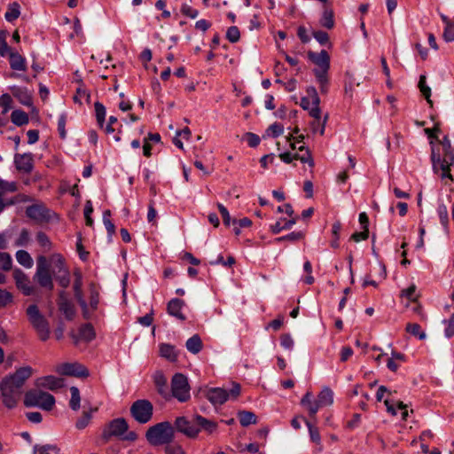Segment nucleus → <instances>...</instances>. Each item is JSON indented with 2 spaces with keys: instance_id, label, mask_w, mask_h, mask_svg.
<instances>
[{
  "instance_id": "f257e3e1",
  "label": "nucleus",
  "mask_w": 454,
  "mask_h": 454,
  "mask_svg": "<svg viewBox=\"0 0 454 454\" xmlns=\"http://www.w3.org/2000/svg\"><path fill=\"white\" fill-rule=\"evenodd\" d=\"M31 375L32 368L24 366L2 380L0 391L3 403L6 408L13 409L17 406L22 394V387Z\"/></svg>"
},
{
  "instance_id": "f03ea898",
  "label": "nucleus",
  "mask_w": 454,
  "mask_h": 454,
  "mask_svg": "<svg viewBox=\"0 0 454 454\" xmlns=\"http://www.w3.org/2000/svg\"><path fill=\"white\" fill-rule=\"evenodd\" d=\"M309 59L317 66L313 70L317 82L319 84L321 93H326L328 90V70L330 68V57L326 51L323 50L319 53L309 52Z\"/></svg>"
},
{
  "instance_id": "7ed1b4c3",
  "label": "nucleus",
  "mask_w": 454,
  "mask_h": 454,
  "mask_svg": "<svg viewBox=\"0 0 454 454\" xmlns=\"http://www.w3.org/2000/svg\"><path fill=\"white\" fill-rule=\"evenodd\" d=\"M240 393V385L232 382L230 389L223 387H207L204 391V395L213 406H217L223 405L229 400H237Z\"/></svg>"
},
{
  "instance_id": "20e7f679",
  "label": "nucleus",
  "mask_w": 454,
  "mask_h": 454,
  "mask_svg": "<svg viewBox=\"0 0 454 454\" xmlns=\"http://www.w3.org/2000/svg\"><path fill=\"white\" fill-rule=\"evenodd\" d=\"M175 437V428L168 421L158 423L146 432V439L153 446L170 443Z\"/></svg>"
},
{
  "instance_id": "39448f33",
  "label": "nucleus",
  "mask_w": 454,
  "mask_h": 454,
  "mask_svg": "<svg viewBox=\"0 0 454 454\" xmlns=\"http://www.w3.org/2000/svg\"><path fill=\"white\" fill-rule=\"evenodd\" d=\"M26 314L29 324L36 332L39 339L43 341L47 340L51 334L50 324L38 306L35 304L29 305L26 309Z\"/></svg>"
},
{
  "instance_id": "423d86ee",
  "label": "nucleus",
  "mask_w": 454,
  "mask_h": 454,
  "mask_svg": "<svg viewBox=\"0 0 454 454\" xmlns=\"http://www.w3.org/2000/svg\"><path fill=\"white\" fill-rule=\"evenodd\" d=\"M24 405L26 407H38L44 411H51L55 405V398L47 392L32 389L25 394Z\"/></svg>"
},
{
  "instance_id": "0eeeda50",
  "label": "nucleus",
  "mask_w": 454,
  "mask_h": 454,
  "mask_svg": "<svg viewBox=\"0 0 454 454\" xmlns=\"http://www.w3.org/2000/svg\"><path fill=\"white\" fill-rule=\"evenodd\" d=\"M431 159L434 172L437 174L441 171L442 180L448 178L450 181H453L450 173V167L454 165V152L452 150L443 152L442 159L440 154H436L433 150Z\"/></svg>"
},
{
  "instance_id": "6e6552de",
  "label": "nucleus",
  "mask_w": 454,
  "mask_h": 454,
  "mask_svg": "<svg viewBox=\"0 0 454 454\" xmlns=\"http://www.w3.org/2000/svg\"><path fill=\"white\" fill-rule=\"evenodd\" d=\"M34 279L43 288L51 291L54 287L52 276L50 271V264L44 255H39L36 258V271L34 275Z\"/></svg>"
},
{
  "instance_id": "1a4fd4ad",
  "label": "nucleus",
  "mask_w": 454,
  "mask_h": 454,
  "mask_svg": "<svg viewBox=\"0 0 454 454\" xmlns=\"http://www.w3.org/2000/svg\"><path fill=\"white\" fill-rule=\"evenodd\" d=\"M171 395L180 403H186L191 399V387L188 378L183 373H176L172 377Z\"/></svg>"
},
{
  "instance_id": "9d476101",
  "label": "nucleus",
  "mask_w": 454,
  "mask_h": 454,
  "mask_svg": "<svg viewBox=\"0 0 454 454\" xmlns=\"http://www.w3.org/2000/svg\"><path fill=\"white\" fill-rule=\"evenodd\" d=\"M153 406L152 403L145 399H140L134 402L130 407V413L136 421L145 424L153 417Z\"/></svg>"
},
{
  "instance_id": "9b49d317",
  "label": "nucleus",
  "mask_w": 454,
  "mask_h": 454,
  "mask_svg": "<svg viewBox=\"0 0 454 454\" xmlns=\"http://www.w3.org/2000/svg\"><path fill=\"white\" fill-rule=\"evenodd\" d=\"M15 182H8L0 178V213L8 206H12L20 201L17 198H9L6 195L17 191Z\"/></svg>"
},
{
  "instance_id": "f8f14e48",
  "label": "nucleus",
  "mask_w": 454,
  "mask_h": 454,
  "mask_svg": "<svg viewBox=\"0 0 454 454\" xmlns=\"http://www.w3.org/2000/svg\"><path fill=\"white\" fill-rule=\"evenodd\" d=\"M74 297L81 307L82 317L86 320L90 319V312L89 309L88 302L85 301L82 294V277L79 271L74 272Z\"/></svg>"
},
{
  "instance_id": "ddd939ff",
  "label": "nucleus",
  "mask_w": 454,
  "mask_h": 454,
  "mask_svg": "<svg viewBox=\"0 0 454 454\" xmlns=\"http://www.w3.org/2000/svg\"><path fill=\"white\" fill-rule=\"evenodd\" d=\"M174 428L190 438L197 437L200 432V428L196 424L194 419L191 421L184 416L176 419Z\"/></svg>"
},
{
  "instance_id": "4468645a",
  "label": "nucleus",
  "mask_w": 454,
  "mask_h": 454,
  "mask_svg": "<svg viewBox=\"0 0 454 454\" xmlns=\"http://www.w3.org/2000/svg\"><path fill=\"white\" fill-rule=\"evenodd\" d=\"M56 372L61 375L74 376L78 378H86L89 376V371L85 366L78 363H66L59 364Z\"/></svg>"
},
{
  "instance_id": "2eb2a0df",
  "label": "nucleus",
  "mask_w": 454,
  "mask_h": 454,
  "mask_svg": "<svg viewBox=\"0 0 454 454\" xmlns=\"http://www.w3.org/2000/svg\"><path fill=\"white\" fill-rule=\"evenodd\" d=\"M128 423L122 418L113 419L105 427L103 431V438L106 440L113 436H121L128 430Z\"/></svg>"
},
{
  "instance_id": "dca6fc26",
  "label": "nucleus",
  "mask_w": 454,
  "mask_h": 454,
  "mask_svg": "<svg viewBox=\"0 0 454 454\" xmlns=\"http://www.w3.org/2000/svg\"><path fill=\"white\" fill-rule=\"evenodd\" d=\"M16 286L24 295L29 296L35 293V287L30 283L28 277L19 268L13 270Z\"/></svg>"
},
{
  "instance_id": "f3484780",
  "label": "nucleus",
  "mask_w": 454,
  "mask_h": 454,
  "mask_svg": "<svg viewBox=\"0 0 454 454\" xmlns=\"http://www.w3.org/2000/svg\"><path fill=\"white\" fill-rule=\"evenodd\" d=\"M300 152H304L301 154H299L298 153H293L290 152H286L279 154V158L285 162V163H291L294 160H299L302 163H309L310 167L314 166V160L311 157V154L308 149L304 147V145H300L297 148Z\"/></svg>"
},
{
  "instance_id": "a211bd4d",
  "label": "nucleus",
  "mask_w": 454,
  "mask_h": 454,
  "mask_svg": "<svg viewBox=\"0 0 454 454\" xmlns=\"http://www.w3.org/2000/svg\"><path fill=\"white\" fill-rule=\"evenodd\" d=\"M57 303L59 310L64 315L66 319L71 321L74 318L76 314L75 308L68 299L65 291H60L59 293V299Z\"/></svg>"
},
{
  "instance_id": "6ab92c4d",
  "label": "nucleus",
  "mask_w": 454,
  "mask_h": 454,
  "mask_svg": "<svg viewBox=\"0 0 454 454\" xmlns=\"http://www.w3.org/2000/svg\"><path fill=\"white\" fill-rule=\"evenodd\" d=\"M14 164L19 171L23 173H30L33 169L32 153H16L14 155Z\"/></svg>"
},
{
  "instance_id": "aec40b11",
  "label": "nucleus",
  "mask_w": 454,
  "mask_h": 454,
  "mask_svg": "<svg viewBox=\"0 0 454 454\" xmlns=\"http://www.w3.org/2000/svg\"><path fill=\"white\" fill-rule=\"evenodd\" d=\"M301 404L309 413L311 417H315L317 412L323 406L319 403L318 399H313L311 392L308 391L301 398Z\"/></svg>"
},
{
  "instance_id": "412c9836",
  "label": "nucleus",
  "mask_w": 454,
  "mask_h": 454,
  "mask_svg": "<svg viewBox=\"0 0 454 454\" xmlns=\"http://www.w3.org/2000/svg\"><path fill=\"white\" fill-rule=\"evenodd\" d=\"M311 99L312 107L310 109V116L316 121H319L321 118V110L319 108L320 98L317 91L314 87H309L307 89V97Z\"/></svg>"
},
{
  "instance_id": "4be33fe9",
  "label": "nucleus",
  "mask_w": 454,
  "mask_h": 454,
  "mask_svg": "<svg viewBox=\"0 0 454 454\" xmlns=\"http://www.w3.org/2000/svg\"><path fill=\"white\" fill-rule=\"evenodd\" d=\"M7 57L9 58L10 67L14 71H26L27 60L18 51H12Z\"/></svg>"
},
{
  "instance_id": "5701e85b",
  "label": "nucleus",
  "mask_w": 454,
  "mask_h": 454,
  "mask_svg": "<svg viewBox=\"0 0 454 454\" xmlns=\"http://www.w3.org/2000/svg\"><path fill=\"white\" fill-rule=\"evenodd\" d=\"M38 385L51 390H56L64 386V380L61 378L49 375L38 380Z\"/></svg>"
},
{
  "instance_id": "b1692460",
  "label": "nucleus",
  "mask_w": 454,
  "mask_h": 454,
  "mask_svg": "<svg viewBox=\"0 0 454 454\" xmlns=\"http://www.w3.org/2000/svg\"><path fill=\"white\" fill-rule=\"evenodd\" d=\"M184 305L183 300L175 298L168 301V312L169 315L176 317L179 320H185V316L182 313V309Z\"/></svg>"
},
{
  "instance_id": "393cba45",
  "label": "nucleus",
  "mask_w": 454,
  "mask_h": 454,
  "mask_svg": "<svg viewBox=\"0 0 454 454\" xmlns=\"http://www.w3.org/2000/svg\"><path fill=\"white\" fill-rule=\"evenodd\" d=\"M27 215L34 220L42 221L48 216L47 209L42 205H32L26 210Z\"/></svg>"
},
{
  "instance_id": "a878e982",
  "label": "nucleus",
  "mask_w": 454,
  "mask_h": 454,
  "mask_svg": "<svg viewBox=\"0 0 454 454\" xmlns=\"http://www.w3.org/2000/svg\"><path fill=\"white\" fill-rule=\"evenodd\" d=\"M194 420L198 427L200 428V431L204 430L208 434H212L217 429V424L215 422L209 420L201 415H195Z\"/></svg>"
},
{
  "instance_id": "bb28decb",
  "label": "nucleus",
  "mask_w": 454,
  "mask_h": 454,
  "mask_svg": "<svg viewBox=\"0 0 454 454\" xmlns=\"http://www.w3.org/2000/svg\"><path fill=\"white\" fill-rule=\"evenodd\" d=\"M97 411H98V407H94V408L91 407V408H90L89 411H83L82 415L76 420L75 427L78 430H83L84 428H86L91 421L93 413H95Z\"/></svg>"
},
{
  "instance_id": "cd10ccee",
  "label": "nucleus",
  "mask_w": 454,
  "mask_h": 454,
  "mask_svg": "<svg viewBox=\"0 0 454 454\" xmlns=\"http://www.w3.org/2000/svg\"><path fill=\"white\" fill-rule=\"evenodd\" d=\"M90 302L88 303L89 309L90 312V318L92 317L93 312L96 311L99 304V292L94 284L90 286Z\"/></svg>"
},
{
  "instance_id": "c85d7f7f",
  "label": "nucleus",
  "mask_w": 454,
  "mask_h": 454,
  "mask_svg": "<svg viewBox=\"0 0 454 454\" xmlns=\"http://www.w3.org/2000/svg\"><path fill=\"white\" fill-rule=\"evenodd\" d=\"M319 403L323 406H330L333 403V392L328 387H325L317 395Z\"/></svg>"
},
{
  "instance_id": "c756f323",
  "label": "nucleus",
  "mask_w": 454,
  "mask_h": 454,
  "mask_svg": "<svg viewBox=\"0 0 454 454\" xmlns=\"http://www.w3.org/2000/svg\"><path fill=\"white\" fill-rule=\"evenodd\" d=\"M187 350L192 354H198L202 349V341L198 334L189 338L185 343Z\"/></svg>"
},
{
  "instance_id": "7c9ffc66",
  "label": "nucleus",
  "mask_w": 454,
  "mask_h": 454,
  "mask_svg": "<svg viewBox=\"0 0 454 454\" xmlns=\"http://www.w3.org/2000/svg\"><path fill=\"white\" fill-rule=\"evenodd\" d=\"M59 448L55 444H35L33 448V454H59Z\"/></svg>"
},
{
  "instance_id": "2f4dec72",
  "label": "nucleus",
  "mask_w": 454,
  "mask_h": 454,
  "mask_svg": "<svg viewBox=\"0 0 454 454\" xmlns=\"http://www.w3.org/2000/svg\"><path fill=\"white\" fill-rule=\"evenodd\" d=\"M11 121L17 126H23L28 123L29 117L27 114L22 110H14L11 114Z\"/></svg>"
},
{
  "instance_id": "473e14b6",
  "label": "nucleus",
  "mask_w": 454,
  "mask_h": 454,
  "mask_svg": "<svg viewBox=\"0 0 454 454\" xmlns=\"http://www.w3.org/2000/svg\"><path fill=\"white\" fill-rule=\"evenodd\" d=\"M17 262L27 269L33 267L34 262L31 255L25 250H19L16 252Z\"/></svg>"
},
{
  "instance_id": "72a5a7b5",
  "label": "nucleus",
  "mask_w": 454,
  "mask_h": 454,
  "mask_svg": "<svg viewBox=\"0 0 454 454\" xmlns=\"http://www.w3.org/2000/svg\"><path fill=\"white\" fill-rule=\"evenodd\" d=\"M238 418L242 427H247L256 423V416L252 411H241L238 412Z\"/></svg>"
},
{
  "instance_id": "f704fd0d",
  "label": "nucleus",
  "mask_w": 454,
  "mask_h": 454,
  "mask_svg": "<svg viewBox=\"0 0 454 454\" xmlns=\"http://www.w3.org/2000/svg\"><path fill=\"white\" fill-rule=\"evenodd\" d=\"M95 335H96V333H95V330H94L92 325L85 324L80 327V330H79L80 339L86 340V341H90L95 338Z\"/></svg>"
},
{
  "instance_id": "c9c22d12",
  "label": "nucleus",
  "mask_w": 454,
  "mask_h": 454,
  "mask_svg": "<svg viewBox=\"0 0 454 454\" xmlns=\"http://www.w3.org/2000/svg\"><path fill=\"white\" fill-rule=\"evenodd\" d=\"M160 353L162 357H165L169 361H175L177 357L175 348L169 344H161L160 346Z\"/></svg>"
},
{
  "instance_id": "e433bc0d",
  "label": "nucleus",
  "mask_w": 454,
  "mask_h": 454,
  "mask_svg": "<svg viewBox=\"0 0 454 454\" xmlns=\"http://www.w3.org/2000/svg\"><path fill=\"white\" fill-rule=\"evenodd\" d=\"M13 95L25 106L31 105V97L27 90L14 87L12 88Z\"/></svg>"
},
{
  "instance_id": "4c0bfd02",
  "label": "nucleus",
  "mask_w": 454,
  "mask_h": 454,
  "mask_svg": "<svg viewBox=\"0 0 454 454\" xmlns=\"http://www.w3.org/2000/svg\"><path fill=\"white\" fill-rule=\"evenodd\" d=\"M70 394H71V398L69 401V406L73 411H78L81 406L80 391L76 387H71Z\"/></svg>"
},
{
  "instance_id": "58836bf2",
  "label": "nucleus",
  "mask_w": 454,
  "mask_h": 454,
  "mask_svg": "<svg viewBox=\"0 0 454 454\" xmlns=\"http://www.w3.org/2000/svg\"><path fill=\"white\" fill-rule=\"evenodd\" d=\"M20 14V4L16 2L11 4L4 14V18L7 21L12 22L19 18Z\"/></svg>"
},
{
  "instance_id": "ea45409f",
  "label": "nucleus",
  "mask_w": 454,
  "mask_h": 454,
  "mask_svg": "<svg viewBox=\"0 0 454 454\" xmlns=\"http://www.w3.org/2000/svg\"><path fill=\"white\" fill-rule=\"evenodd\" d=\"M320 24L328 28L331 29L334 26V20H333V13L331 10H325L320 20Z\"/></svg>"
},
{
  "instance_id": "a19ab883",
  "label": "nucleus",
  "mask_w": 454,
  "mask_h": 454,
  "mask_svg": "<svg viewBox=\"0 0 454 454\" xmlns=\"http://www.w3.org/2000/svg\"><path fill=\"white\" fill-rule=\"evenodd\" d=\"M426 75H420L419 81V88L420 90V92L422 95L426 98L427 101L432 105V101L430 99L431 96V89L429 86L426 83Z\"/></svg>"
},
{
  "instance_id": "79ce46f5",
  "label": "nucleus",
  "mask_w": 454,
  "mask_h": 454,
  "mask_svg": "<svg viewBox=\"0 0 454 454\" xmlns=\"http://www.w3.org/2000/svg\"><path fill=\"white\" fill-rule=\"evenodd\" d=\"M406 331L412 334L415 337H418L419 340H423L426 338V333L421 331V327L419 324L410 323L406 325Z\"/></svg>"
},
{
  "instance_id": "37998d69",
  "label": "nucleus",
  "mask_w": 454,
  "mask_h": 454,
  "mask_svg": "<svg viewBox=\"0 0 454 454\" xmlns=\"http://www.w3.org/2000/svg\"><path fill=\"white\" fill-rule=\"evenodd\" d=\"M48 262L53 264L58 272H61L62 270L67 269L65 266L64 259L60 254H51Z\"/></svg>"
},
{
  "instance_id": "c03bdc74",
  "label": "nucleus",
  "mask_w": 454,
  "mask_h": 454,
  "mask_svg": "<svg viewBox=\"0 0 454 454\" xmlns=\"http://www.w3.org/2000/svg\"><path fill=\"white\" fill-rule=\"evenodd\" d=\"M36 240L38 244L42 247L44 252H48L51 248V242L49 239L48 236L44 232H38L36 234Z\"/></svg>"
},
{
  "instance_id": "a18cd8bd",
  "label": "nucleus",
  "mask_w": 454,
  "mask_h": 454,
  "mask_svg": "<svg viewBox=\"0 0 454 454\" xmlns=\"http://www.w3.org/2000/svg\"><path fill=\"white\" fill-rule=\"evenodd\" d=\"M305 423L309 429L310 440L317 444H320L321 437H320L318 428L314 427L309 421H308L306 419H305Z\"/></svg>"
},
{
  "instance_id": "49530a36",
  "label": "nucleus",
  "mask_w": 454,
  "mask_h": 454,
  "mask_svg": "<svg viewBox=\"0 0 454 454\" xmlns=\"http://www.w3.org/2000/svg\"><path fill=\"white\" fill-rule=\"evenodd\" d=\"M12 260L9 254L0 252V268L3 270H10L12 269Z\"/></svg>"
},
{
  "instance_id": "de8ad7c7",
  "label": "nucleus",
  "mask_w": 454,
  "mask_h": 454,
  "mask_svg": "<svg viewBox=\"0 0 454 454\" xmlns=\"http://www.w3.org/2000/svg\"><path fill=\"white\" fill-rule=\"evenodd\" d=\"M302 238H303V233L301 231H293L286 236L277 238L275 239V242L279 243V242L286 241V240L294 242V241L301 239Z\"/></svg>"
},
{
  "instance_id": "09e8293b",
  "label": "nucleus",
  "mask_w": 454,
  "mask_h": 454,
  "mask_svg": "<svg viewBox=\"0 0 454 454\" xmlns=\"http://www.w3.org/2000/svg\"><path fill=\"white\" fill-rule=\"evenodd\" d=\"M438 215L440 218V222L444 227L445 230H447L448 223H449V215H448V210L445 205L440 204L437 208Z\"/></svg>"
},
{
  "instance_id": "8fccbe9b",
  "label": "nucleus",
  "mask_w": 454,
  "mask_h": 454,
  "mask_svg": "<svg viewBox=\"0 0 454 454\" xmlns=\"http://www.w3.org/2000/svg\"><path fill=\"white\" fill-rule=\"evenodd\" d=\"M0 106L3 108L2 114H6L12 107V97L5 93L0 97Z\"/></svg>"
},
{
  "instance_id": "3c124183",
  "label": "nucleus",
  "mask_w": 454,
  "mask_h": 454,
  "mask_svg": "<svg viewBox=\"0 0 454 454\" xmlns=\"http://www.w3.org/2000/svg\"><path fill=\"white\" fill-rule=\"evenodd\" d=\"M402 295L409 301H415L419 297L417 286L415 285L410 286L408 288L402 291Z\"/></svg>"
},
{
  "instance_id": "603ef678",
  "label": "nucleus",
  "mask_w": 454,
  "mask_h": 454,
  "mask_svg": "<svg viewBox=\"0 0 454 454\" xmlns=\"http://www.w3.org/2000/svg\"><path fill=\"white\" fill-rule=\"evenodd\" d=\"M95 112L98 123L102 126L106 118V107L99 102L95 103Z\"/></svg>"
},
{
  "instance_id": "864d4df0",
  "label": "nucleus",
  "mask_w": 454,
  "mask_h": 454,
  "mask_svg": "<svg viewBox=\"0 0 454 454\" xmlns=\"http://www.w3.org/2000/svg\"><path fill=\"white\" fill-rule=\"evenodd\" d=\"M59 275L57 276V280L59 281V285L67 288L70 284V276L67 269L62 270L61 272H58Z\"/></svg>"
},
{
  "instance_id": "5fc2aeb1",
  "label": "nucleus",
  "mask_w": 454,
  "mask_h": 454,
  "mask_svg": "<svg viewBox=\"0 0 454 454\" xmlns=\"http://www.w3.org/2000/svg\"><path fill=\"white\" fill-rule=\"evenodd\" d=\"M240 34L237 27H230L226 32V38L231 43H237L239 40Z\"/></svg>"
},
{
  "instance_id": "6e6d98bb",
  "label": "nucleus",
  "mask_w": 454,
  "mask_h": 454,
  "mask_svg": "<svg viewBox=\"0 0 454 454\" xmlns=\"http://www.w3.org/2000/svg\"><path fill=\"white\" fill-rule=\"evenodd\" d=\"M181 12L185 15L186 17H189L191 19H195L199 15V11L192 8L187 4H184L181 6Z\"/></svg>"
},
{
  "instance_id": "4d7b16f0",
  "label": "nucleus",
  "mask_w": 454,
  "mask_h": 454,
  "mask_svg": "<svg viewBox=\"0 0 454 454\" xmlns=\"http://www.w3.org/2000/svg\"><path fill=\"white\" fill-rule=\"evenodd\" d=\"M267 132L270 133L273 137H278L283 134L284 126L280 123L274 122L268 128Z\"/></svg>"
},
{
  "instance_id": "13d9d810",
  "label": "nucleus",
  "mask_w": 454,
  "mask_h": 454,
  "mask_svg": "<svg viewBox=\"0 0 454 454\" xmlns=\"http://www.w3.org/2000/svg\"><path fill=\"white\" fill-rule=\"evenodd\" d=\"M217 207H218L219 212L223 217V223L226 226H230L231 223H232L233 220H231V217L230 215L228 209L221 203L217 204Z\"/></svg>"
},
{
  "instance_id": "bf43d9fd",
  "label": "nucleus",
  "mask_w": 454,
  "mask_h": 454,
  "mask_svg": "<svg viewBox=\"0 0 454 454\" xmlns=\"http://www.w3.org/2000/svg\"><path fill=\"white\" fill-rule=\"evenodd\" d=\"M29 239H30V238H29L28 231L26 229H23V230H21L20 234L18 239L16 240V246L25 247L28 244Z\"/></svg>"
},
{
  "instance_id": "052dcab7",
  "label": "nucleus",
  "mask_w": 454,
  "mask_h": 454,
  "mask_svg": "<svg viewBox=\"0 0 454 454\" xmlns=\"http://www.w3.org/2000/svg\"><path fill=\"white\" fill-rule=\"evenodd\" d=\"M12 51V49L7 44L4 35L0 34V55L7 57Z\"/></svg>"
},
{
  "instance_id": "680f3d73",
  "label": "nucleus",
  "mask_w": 454,
  "mask_h": 454,
  "mask_svg": "<svg viewBox=\"0 0 454 454\" xmlns=\"http://www.w3.org/2000/svg\"><path fill=\"white\" fill-rule=\"evenodd\" d=\"M12 301V294L6 290L0 289V307H4Z\"/></svg>"
},
{
  "instance_id": "e2e57ef3",
  "label": "nucleus",
  "mask_w": 454,
  "mask_h": 454,
  "mask_svg": "<svg viewBox=\"0 0 454 454\" xmlns=\"http://www.w3.org/2000/svg\"><path fill=\"white\" fill-rule=\"evenodd\" d=\"M281 346L288 350H292L294 348V340L290 334H283L280 338Z\"/></svg>"
},
{
  "instance_id": "0e129e2a",
  "label": "nucleus",
  "mask_w": 454,
  "mask_h": 454,
  "mask_svg": "<svg viewBox=\"0 0 454 454\" xmlns=\"http://www.w3.org/2000/svg\"><path fill=\"white\" fill-rule=\"evenodd\" d=\"M313 36L321 45L326 44L329 41L328 34L324 31H315Z\"/></svg>"
},
{
  "instance_id": "69168bd1",
  "label": "nucleus",
  "mask_w": 454,
  "mask_h": 454,
  "mask_svg": "<svg viewBox=\"0 0 454 454\" xmlns=\"http://www.w3.org/2000/svg\"><path fill=\"white\" fill-rule=\"evenodd\" d=\"M246 140L250 147H256L260 144V137L254 133H247Z\"/></svg>"
},
{
  "instance_id": "338daca9",
  "label": "nucleus",
  "mask_w": 454,
  "mask_h": 454,
  "mask_svg": "<svg viewBox=\"0 0 454 454\" xmlns=\"http://www.w3.org/2000/svg\"><path fill=\"white\" fill-rule=\"evenodd\" d=\"M166 454H185L184 450L180 445L167 444L165 447Z\"/></svg>"
},
{
  "instance_id": "774afa93",
  "label": "nucleus",
  "mask_w": 454,
  "mask_h": 454,
  "mask_svg": "<svg viewBox=\"0 0 454 454\" xmlns=\"http://www.w3.org/2000/svg\"><path fill=\"white\" fill-rule=\"evenodd\" d=\"M443 38L448 43L454 41V26L453 25H448L445 27V29L443 32Z\"/></svg>"
}]
</instances>
